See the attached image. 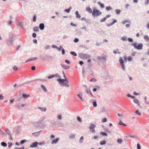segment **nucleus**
<instances>
[{
	"instance_id": "obj_1",
	"label": "nucleus",
	"mask_w": 149,
	"mask_h": 149,
	"mask_svg": "<svg viewBox=\"0 0 149 149\" xmlns=\"http://www.w3.org/2000/svg\"><path fill=\"white\" fill-rule=\"evenodd\" d=\"M43 119H40L38 121L33 122L32 124L34 125L36 127H42L45 126L43 123Z\"/></svg>"
},
{
	"instance_id": "obj_2",
	"label": "nucleus",
	"mask_w": 149,
	"mask_h": 149,
	"mask_svg": "<svg viewBox=\"0 0 149 149\" xmlns=\"http://www.w3.org/2000/svg\"><path fill=\"white\" fill-rule=\"evenodd\" d=\"M130 45L133 46L134 48L138 50L142 49L143 46V44L141 43L137 44L136 42L131 43Z\"/></svg>"
},
{
	"instance_id": "obj_3",
	"label": "nucleus",
	"mask_w": 149,
	"mask_h": 149,
	"mask_svg": "<svg viewBox=\"0 0 149 149\" xmlns=\"http://www.w3.org/2000/svg\"><path fill=\"white\" fill-rule=\"evenodd\" d=\"M57 81H58L60 84H62V85H63L67 87H69V84L65 82V81L67 82H68L67 79H63L59 78L57 79Z\"/></svg>"
},
{
	"instance_id": "obj_4",
	"label": "nucleus",
	"mask_w": 149,
	"mask_h": 149,
	"mask_svg": "<svg viewBox=\"0 0 149 149\" xmlns=\"http://www.w3.org/2000/svg\"><path fill=\"white\" fill-rule=\"evenodd\" d=\"M107 55L103 54L100 56H98L97 59L101 61H106L107 58Z\"/></svg>"
},
{
	"instance_id": "obj_5",
	"label": "nucleus",
	"mask_w": 149,
	"mask_h": 149,
	"mask_svg": "<svg viewBox=\"0 0 149 149\" xmlns=\"http://www.w3.org/2000/svg\"><path fill=\"white\" fill-rule=\"evenodd\" d=\"M79 57L82 59H87L90 58V56L88 54L81 53L79 54Z\"/></svg>"
},
{
	"instance_id": "obj_6",
	"label": "nucleus",
	"mask_w": 149,
	"mask_h": 149,
	"mask_svg": "<svg viewBox=\"0 0 149 149\" xmlns=\"http://www.w3.org/2000/svg\"><path fill=\"white\" fill-rule=\"evenodd\" d=\"M102 14V13L100 11L95 8H94L93 10V12L92 13V15L95 17L96 16H99Z\"/></svg>"
},
{
	"instance_id": "obj_7",
	"label": "nucleus",
	"mask_w": 149,
	"mask_h": 149,
	"mask_svg": "<svg viewBox=\"0 0 149 149\" xmlns=\"http://www.w3.org/2000/svg\"><path fill=\"white\" fill-rule=\"evenodd\" d=\"M96 127V125L94 124H91L89 126V128L90 132L93 133H95V131L94 128Z\"/></svg>"
},
{
	"instance_id": "obj_8",
	"label": "nucleus",
	"mask_w": 149,
	"mask_h": 149,
	"mask_svg": "<svg viewBox=\"0 0 149 149\" xmlns=\"http://www.w3.org/2000/svg\"><path fill=\"white\" fill-rule=\"evenodd\" d=\"M14 37V36L13 35L9 36V38L7 40V41L9 42L8 43L9 45H11L12 44L13 42V38Z\"/></svg>"
},
{
	"instance_id": "obj_9",
	"label": "nucleus",
	"mask_w": 149,
	"mask_h": 149,
	"mask_svg": "<svg viewBox=\"0 0 149 149\" xmlns=\"http://www.w3.org/2000/svg\"><path fill=\"white\" fill-rule=\"evenodd\" d=\"M38 143L37 141L32 143V144L30 145V148H33L37 146Z\"/></svg>"
},
{
	"instance_id": "obj_10",
	"label": "nucleus",
	"mask_w": 149,
	"mask_h": 149,
	"mask_svg": "<svg viewBox=\"0 0 149 149\" xmlns=\"http://www.w3.org/2000/svg\"><path fill=\"white\" fill-rule=\"evenodd\" d=\"M133 99L134 102L139 107H141L139 104V101L138 99L135 98V97L134 98H133Z\"/></svg>"
},
{
	"instance_id": "obj_11",
	"label": "nucleus",
	"mask_w": 149,
	"mask_h": 149,
	"mask_svg": "<svg viewBox=\"0 0 149 149\" xmlns=\"http://www.w3.org/2000/svg\"><path fill=\"white\" fill-rule=\"evenodd\" d=\"M83 93L81 92H80L77 95V96L79 97V99L82 102L84 101V99L82 97Z\"/></svg>"
},
{
	"instance_id": "obj_12",
	"label": "nucleus",
	"mask_w": 149,
	"mask_h": 149,
	"mask_svg": "<svg viewBox=\"0 0 149 149\" xmlns=\"http://www.w3.org/2000/svg\"><path fill=\"white\" fill-rule=\"evenodd\" d=\"M59 140V139L57 138L56 139L52 140L51 142V144L52 145L57 144Z\"/></svg>"
},
{
	"instance_id": "obj_13",
	"label": "nucleus",
	"mask_w": 149,
	"mask_h": 149,
	"mask_svg": "<svg viewBox=\"0 0 149 149\" xmlns=\"http://www.w3.org/2000/svg\"><path fill=\"white\" fill-rule=\"evenodd\" d=\"M38 59V58L37 57H32L30 58H29V59H27L26 61V62H27L29 61H33L34 60H37Z\"/></svg>"
},
{
	"instance_id": "obj_14",
	"label": "nucleus",
	"mask_w": 149,
	"mask_h": 149,
	"mask_svg": "<svg viewBox=\"0 0 149 149\" xmlns=\"http://www.w3.org/2000/svg\"><path fill=\"white\" fill-rule=\"evenodd\" d=\"M124 59L125 61L128 60L129 61H132V58L130 56H129L128 57L125 56L124 58Z\"/></svg>"
},
{
	"instance_id": "obj_15",
	"label": "nucleus",
	"mask_w": 149,
	"mask_h": 149,
	"mask_svg": "<svg viewBox=\"0 0 149 149\" xmlns=\"http://www.w3.org/2000/svg\"><path fill=\"white\" fill-rule=\"evenodd\" d=\"M39 28L40 30H43L45 28L44 24L43 23L40 24L39 25Z\"/></svg>"
},
{
	"instance_id": "obj_16",
	"label": "nucleus",
	"mask_w": 149,
	"mask_h": 149,
	"mask_svg": "<svg viewBox=\"0 0 149 149\" xmlns=\"http://www.w3.org/2000/svg\"><path fill=\"white\" fill-rule=\"evenodd\" d=\"M55 76H56L57 77H60V76H59L58 74H56L55 75H52L51 76H48V78L49 79H51V78H52L54 77Z\"/></svg>"
},
{
	"instance_id": "obj_17",
	"label": "nucleus",
	"mask_w": 149,
	"mask_h": 149,
	"mask_svg": "<svg viewBox=\"0 0 149 149\" xmlns=\"http://www.w3.org/2000/svg\"><path fill=\"white\" fill-rule=\"evenodd\" d=\"M52 56L47 54H46L44 56L45 59L47 60H51L52 59Z\"/></svg>"
},
{
	"instance_id": "obj_18",
	"label": "nucleus",
	"mask_w": 149,
	"mask_h": 149,
	"mask_svg": "<svg viewBox=\"0 0 149 149\" xmlns=\"http://www.w3.org/2000/svg\"><path fill=\"white\" fill-rule=\"evenodd\" d=\"M41 131V130H40L39 132L33 133L32 134V135L34 136H38L40 134V132Z\"/></svg>"
},
{
	"instance_id": "obj_19",
	"label": "nucleus",
	"mask_w": 149,
	"mask_h": 149,
	"mask_svg": "<svg viewBox=\"0 0 149 149\" xmlns=\"http://www.w3.org/2000/svg\"><path fill=\"white\" fill-rule=\"evenodd\" d=\"M119 60L120 65H124L123 60L121 57H120Z\"/></svg>"
},
{
	"instance_id": "obj_20",
	"label": "nucleus",
	"mask_w": 149,
	"mask_h": 149,
	"mask_svg": "<svg viewBox=\"0 0 149 149\" xmlns=\"http://www.w3.org/2000/svg\"><path fill=\"white\" fill-rule=\"evenodd\" d=\"M75 15L76 16V17L77 18L79 19L81 17V16L80 14L79 13V12L78 11H76L75 12Z\"/></svg>"
},
{
	"instance_id": "obj_21",
	"label": "nucleus",
	"mask_w": 149,
	"mask_h": 149,
	"mask_svg": "<svg viewBox=\"0 0 149 149\" xmlns=\"http://www.w3.org/2000/svg\"><path fill=\"white\" fill-rule=\"evenodd\" d=\"M25 104H22L21 105L20 104H17V108L18 109H22V107H24L25 106Z\"/></svg>"
},
{
	"instance_id": "obj_22",
	"label": "nucleus",
	"mask_w": 149,
	"mask_h": 149,
	"mask_svg": "<svg viewBox=\"0 0 149 149\" xmlns=\"http://www.w3.org/2000/svg\"><path fill=\"white\" fill-rule=\"evenodd\" d=\"M86 10L89 12L90 13H92L93 12L92 11V10L91 8L89 7H87L86 8Z\"/></svg>"
},
{
	"instance_id": "obj_23",
	"label": "nucleus",
	"mask_w": 149,
	"mask_h": 149,
	"mask_svg": "<svg viewBox=\"0 0 149 149\" xmlns=\"http://www.w3.org/2000/svg\"><path fill=\"white\" fill-rule=\"evenodd\" d=\"M38 108L42 111H45L46 110V109L45 107H38Z\"/></svg>"
},
{
	"instance_id": "obj_24",
	"label": "nucleus",
	"mask_w": 149,
	"mask_h": 149,
	"mask_svg": "<svg viewBox=\"0 0 149 149\" xmlns=\"http://www.w3.org/2000/svg\"><path fill=\"white\" fill-rule=\"evenodd\" d=\"M75 136V135L74 134H72L69 136V138L71 139H73Z\"/></svg>"
},
{
	"instance_id": "obj_25",
	"label": "nucleus",
	"mask_w": 149,
	"mask_h": 149,
	"mask_svg": "<svg viewBox=\"0 0 149 149\" xmlns=\"http://www.w3.org/2000/svg\"><path fill=\"white\" fill-rule=\"evenodd\" d=\"M98 4L100 5V7L102 8H103L104 7V5L100 2H98Z\"/></svg>"
},
{
	"instance_id": "obj_26",
	"label": "nucleus",
	"mask_w": 149,
	"mask_h": 149,
	"mask_svg": "<svg viewBox=\"0 0 149 149\" xmlns=\"http://www.w3.org/2000/svg\"><path fill=\"white\" fill-rule=\"evenodd\" d=\"M144 103L147 104H149V102L147 100V98L146 97H144Z\"/></svg>"
},
{
	"instance_id": "obj_27",
	"label": "nucleus",
	"mask_w": 149,
	"mask_h": 149,
	"mask_svg": "<svg viewBox=\"0 0 149 149\" xmlns=\"http://www.w3.org/2000/svg\"><path fill=\"white\" fill-rule=\"evenodd\" d=\"M41 87L42 88L43 90L45 91V92H47V89L43 85H41Z\"/></svg>"
},
{
	"instance_id": "obj_28",
	"label": "nucleus",
	"mask_w": 149,
	"mask_h": 149,
	"mask_svg": "<svg viewBox=\"0 0 149 149\" xmlns=\"http://www.w3.org/2000/svg\"><path fill=\"white\" fill-rule=\"evenodd\" d=\"M70 53L71 54L75 56H77V54L75 52L73 51L70 52Z\"/></svg>"
},
{
	"instance_id": "obj_29",
	"label": "nucleus",
	"mask_w": 149,
	"mask_h": 149,
	"mask_svg": "<svg viewBox=\"0 0 149 149\" xmlns=\"http://www.w3.org/2000/svg\"><path fill=\"white\" fill-rule=\"evenodd\" d=\"M71 9L72 8L71 7H70L68 9H65L64 10V11L67 13H69Z\"/></svg>"
},
{
	"instance_id": "obj_30",
	"label": "nucleus",
	"mask_w": 149,
	"mask_h": 149,
	"mask_svg": "<svg viewBox=\"0 0 149 149\" xmlns=\"http://www.w3.org/2000/svg\"><path fill=\"white\" fill-rule=\"evenodd\" d=\"M22 96L23 98H27L29 97V95L25 94H22Z\"/></svg>"
},
{
	"instance_id": "obj_31",
	"label": "nucleus",
	"mask_w": 149,
	"mask_h": 149,
	"mask_svg": "<svg viewBox=\"0 0 149 149\" xmlns=\"http://www.w3.org/2000/svg\"><path fill=\"white\" fill-rule=\"evenodd\" d=\"M0 134L2 136L6 135V133L3 131L2 130H0Z\"/></svg>"
},
{
	"instance_id": "obj_32",
	"label": "nucleus",
	"mask_w": 149,
	"mask_h": 149,
	"mask_svg": "<svg viewBox=\"0 0 149 149\" xmlns=\"http://www.w3.org/2000/svg\"><path fill=\"white\" fill-rule=\"evenodd\" d=\"M33 30L35 32H38L39 31V29L38 27L36 26L34 27Z\"/></svg>"
},
{
	"instance_id": "obj_33",
	"label": "nucleus",
	"mask_w": 149,
	"mask_h": 149,
	"mask_svg": "<svg viewBox=\"0 0 149 149\" xmlns=\"http://www.w3.org/2000/svg\"><path fill=\"white\" fill-rule=\"evenodd\" d=\"M118 124L120 125H123L124 126H126V125L123 123V122L121 121H120L119 123Z\"/></svg>"
},
{
	"instance_id": "obj_34",
	"label": "nucleus",
	"mask_w": 149,
	"mask_h": 149,
	"mask_svg": "<svg viewBox=\"0 0 149 149\" xmlns=\"http://www.w3.org/2000/svg\"><path fill=\"white\" fill-rule=\"evenodd\" d=\"M104 130L106 133H108L109 134L111 133V132L110 130L107 128H106Z\"/></svg>"
},
{
	"instance_id": "obj_35",
	"label": "nucleus",
	"mask_w": 149,
	"mask_h": 149,
	"mask_svg": "<svg viewBox=\"0 0 149 149\" xmlns=\"http://www.w3.org/2000/svg\"><path fill=\"white\" fill-rule=\"evenodd\" d=\"M121 11L120 9H116L115 10L116 13V14H119L120 13Z\"/></svg>"
},
{
	"instance_id": "obj_36",
	"label": "nucleus",
	"mask_w": 149,
	"mask_h": 149,
	"mask_svg": "<svg viewBox=\"0 0 149 149\" xmlns=\"http://www.w3.org/2000/svg\"><path fill=\"white\" fill-rule=\"evenodd\" d=\"M100 134L103 136H107V134L105 132H102L100 133Z\"/></svg>"
},
{
	"instance_id": "obj_37",
	"label": "nucleus",
	"mask_w": 149,
	"mask_h": 149,
	"mask_svg": "<svg viewBox=\"0 0 149 149\" xmlns=\"http://www.w3.org/2000/svg\"><path fill=\"white\" fill-rule=\"evenodd\" d=\"M37 16L35 15H34L33 17V22H35L36 20Z\"/></svg>"
},
{
	"instance_id": "obj_38",
	"label": "nucleus",
	"mask_w": 149,
	"mask_h": 149,
	"mask_svg": "<svg viewBox=\"0 0 149 149\" xmlns=\"http://www.w3.org/2000/svg\"><path fill=\"white\" fill-rule=\"evenodd\" d=\"M106 17H104L102 19L100 20V22H104L106 21Z\"/></svg>"
},
{
	"instance_id": "obj_39",
	"label": "nucleus",
	"mask_w": 149,
	"mask_h": 149,
	"mask_svg": "<svg viewBox=\"0 0 149 149\" xmlns=\"http://www.w3.org/2000/svg\"><path fill=\"white\" fill-rule=\"evenodd\" d=\"M63 69H68L70 68L69 66H61Z\"/></svg>"
},
{
	"instance_id": "obj_40",
	"label": "nucleus",
	"mask_w": 149,
	"mask_h": 149,
	"mask_svg": "<svg viewBox=\"0 0 149 149\" xmlns=\"http://www.w3.org/2000/svg\"><path fill=\"white\" fill-rule=\"evenodd\" d=\"M84 140V137L83 136H81L79 140V142L80 143H82Z\"/></svg>"
},
{
	"instance_id": "obj_41",
	"label": "nucleus",
	"mask_w": 149,
	"mask_h": 149,
	"mask_svg": "<svg viewBox=\"0 0 149 149\" xmlns=\"http://www.w3.org/2000/svg\"><path fill=\"white\" fill-rule=\"evenodd\" d=\"M5 132L6 133L8 134V135H9L10 134V132L9 130L7 128H6V129H5Z\"/></svg>"
},
{
	"instance_id": "obj_42",
	"label": "nucleus",
	"mask_w": 149,
	"mask_h": 149,
	"mask_svg": "<svg viewBox=\"0 0 149 149\" xmlns=\"http://www.w3.org/2000/svg\"><path fill=\"white\" fill-rule=\"evenodd\" d=\"M1 145L3 147H6L7 146V144L4 142H2L1 143Z\"/></svg>"
},
{
	"instance_id": "obj_43",
	"label": "nucleus",
	"mask_w": 149,
	"mask_h": 149,
	"mask_svg": "<svg viewBox=\"0 0 149 149\" xmlns=\"http://www.w3.org/2000/svg\"><path fill=\"white\" fill-rule=\"evenodd\" d=\"M93 105L94 107H96L97 106V104L96 101H94L93 102Z\"/></svg>"
},
{
	"instance_id": "obj_44",
	"label": "nucleus",
	"mask_w": 149,
	"mask_h": 149,
	"mask_svg": "<svg viewBox=\"0 0 149 149\" xmlns=\"http://www.w3.org/2000/svg\"><path fill=\"white\" fill-rule=\"evenodd\" d=\"M106 142L105 140L102 141L100 142V144L101 145H105L106 143Z\"/></svg>"
},
{
	"instance_id": "obj_45",
	"label": "nucleus",
	"mask_w": 149,
	"mask_h": 149,
	"mask_svg": "<svg viewBox=\"0 0 149 149\" xmlns=\"http://www.w3.org/2000/svg\"><path fill=\"white\" fill-rule=\"evenodd\" d=\"M127 96L128 97H130L131 98H134L135 97V96H132L130 95V94H128L127 95Z\"/></svg>"
},
{
	"instance_id": "obj_46",
	"label": "nucleus",
	"mask_w": 149,
	"mask_h": 149,
	"mask_svg": "<svg viewBox=\"0 0 149 149\" xmlns=\"http://www.w3.org/2000/svg\"><path fill=\"white\" fill-rule=\"evenodd\" d=\"M86 92L88 94L90 93L91 95H92V94L90 90L89 89H86Z\"/></svg>"
},
{
	"instance_id": "obj_47",
	"label": "nucleus",
	"mask_w": 149,
	"mask_h": 149,
	"mask_svg": "<svg viewBox=\"0 0 149 149\" xmlns=\"http://www.w3.org/2000/svg\"><path fill=\"white\" fill-rule=\"evenodd\" d=\"M106 9L107 11H109L112 9L111 7L110 6H107L106 7Z\"/></svg>"
},
{
	"instance_id": "obj_48",
	"label": "nucleus",
	"mask_w": 149,
	"mask_h": 149,
	"mask_svg": "<svg viewBox=\"0 0 149 149\" xmlns=\"http://www.w3.org/2000/svg\"><path fill=\"white\" fill-rule=\"evenodd\" d=\"M123 142L122 140L121 139H118L117 140V142L119 144H121Z\"/></svg>"
},
{
	"instance_id": "obj_49",
	"label": "nucleus",
	"mask_w": 149,
	"mask_h": 149,
	"mask_svg": "<svg viewBox=\"0 0 149 149\" xmlns=\"http://www.w3.org/2000/svg\"><path fill=\"white\" fill-rule=\"evenodd\" d=\"M26 139H24V140H22L21 141H20V143L21 144H23L25 142H26Z\"/></svg>"
},
{
	"instance_id": "obj_50",
	"label": "nucleus",
	"mask_w": 149,
	"mask_h": 149,
	"mask_svg": "<svg viewBox=\"0 0 149 149\" xmlns=\"http://www.w3.org/2000/svg\"><path fill=\"white\" fill-rule=\"evenodd\" d=\"M121 40L124 41H126L127 40V38L126 37L123 36L121 38Z\"/></svg>"
},
{
	"instance_id": "obj_51",
	"label": "nucleus",
	"mask_w": 149,
	"mask_h": 149,
	"mask_svg": "<svg viewBox=\"0 0 149 149\" xmlns=\"http://www.w3.org/2000/svg\"><path fill=\"white\" fill-rule=\"evenodd\" d=\"M144 39L146 40V41L149 40V38L147 36H144Z\"/></svg>"
},
{
	"instance_id": "obj_52",
	"label": "nucleus",
	"mask_w": 149,
	"mask_h": 149,
	"mask_svg": "<svg viewBox=\"0 0 149 149\" xmlns=\"http://www.w3.org/2000/svg\"><path fill=\"white\" fill-rule=\"evenodd\" d=\"M127 40L130 42H132L133 41V39L130 38H128Z\"/></svg>"
},
{
	"instance_id": "obj_53",
	"label": "nucleus",
	"mask_w": 149,
	"mask_h": 149,
	"mask_svg": "<svg viewBox=\"0 0 149 149\" xmlns=\"http://www.w3.org/2000/svg\"><path fill=\"white\" fill-rule=\"evenodd\" d=\"M77 120L79 122H82V120H81V118H80V117L79 116H78L77 117Z\"/></svg>"
},
{
	"instance_id": "obj_54",
	"label": "nucleus",
	"mask_w": 149,
	"mask_h": 149,
	"mask_svg": "<svg viewBox=\"0 0 149 149\" xmlns=\"http://www.w3.org/2000/svg\"><path fill=\"white\" fill-rule=\"evenodd\" d=\"M135 113L138 115L139 116H140L141 115V113L140 112H139V111L138 110H136V111L135 112Z\"/></svg>"
},
{
	"instance_id": "obj_55",
	"label": "nucleus",
	"mask_w": 149,
	"mask_h": 149,
	"mask_svg": "<svg viewBox=\"0 0 149 149\" xmlns=\"http://www.w3.org/2000/svg\"><path fill=\"white\" fill-rule=\"evenodd\" d=\"M129 22V21L128 20H125L122 22V23L123 24H125L126 23Z\"/></svg>"
},
{
	"instance_id": "obj_56",
	"label": "nucleus",
	"mask_w": 149,
	"mask_h": 149,
	"mask_svg": "<svg viewBox=\"0 0 149 149\" xmlns=\"http://www.w3.org/2000/svg\"><path fill=\"white\" fill-rule=\"evenodd\" d=\"M79 41V39L78 38H75L74 40V42H77Z\"/></svg>"
},
{
	"instance_id": "obj_57",
	"label": "nucleus",
	"mask_w": 149,
	"mask_h": 149,
	"mask_svg": "<svg viewBox=\"0 0 149 149\" xmlns=\"http://www.w3.org/2000/svg\"><path fill=\"white\" fill-rule=\"evenodd\" d=\"M137 149H141V147L140 144L139 143H138L137 145Z\"/></svg>"
},
{
	"instance_id": "obj_58",
	"label": "nucleus",
	"mask_w": 149,
	"mask_h": 149,
	"mask_svg": "<svg viewBox=\"0 0 149 149\" xmlns=\"http://www.w3.org/2000/svg\"><path fill=\"white\" fill-rule=\"evenodd\" d=\"M61 51H62V53L63 55H64L65 54V51L64 50V49H63V48H62L61 49Z\"/></svg>"
},
{
	"instance_id": "obj_59",
	"label": "nucleus",
	"mask_w": 149,
	"mask_h": 149,
	"mask_svg": "<svg viewBox=\"0 0 149 149\" xmlns=\"http://www.w3.org/2000/svg\"><path fill=\"white\" fill-rule=\"evenodd\" d=\"M18 68L16 67V66H14L13 68V69L15 71L17 70L18 69Z\"/></svg>"
},
{
	"instance_id": "obj_60",
	"label": "nucleus",
	"mask_w": 149,
	"mask_h": 149,
	"mask_svg": "<svg viewBox=\"0 0 149 149\" xmlns=\"http://www.w3.org/2000/svg\"><path fill=\"white\" fill-rule=\"evenodd\" d=\"M22 23L21 22H19L17 23V25L20 27H22Z\"/></svg>"
},
{
	"instance_id": "obj_61",
	"label": "nucleus",
	"mask_w": 149,
	"mask_h": 149,
	"mask_svg": "<svg viewBox=\"0 0 149 149\" xmlns=\"http://www.w3.org/2000/svg\"><path fill=\"white\" fill-rule=\"evenodd\" d=\"M65 61L66 63H67L68 64H69L70 63V61L68 59H65Z\"/></svg>"
},
{
	"instance_id": "obj_62",
	"label": "nucleus",
	"mask_w": 149,
	"mask_h": 149,
	"mask_svg": "<svg viewBox=\"0 0 149 149\" xmlns=\"http://www.w3.org/2000/svg\"><path fill=\"white\" fill-rule=\"evenodd\" d=\"M85 22L88 23H89L91 22V20L90 19H86L85 21Z\"/></svg>"
},
{
	"instance_id": "obj_63",
	"label": "nucleus",
	"mask_w": 149,
	"mask_h": 149,
	"mask_svg": "<svg viewBox=\"0 0 149 149\" xmlns=\"http://www.w3.org/2000/svg\"><path fill=\"white\" fill-rule=\"evenodd\" d=\"M63 47H62V46H61L60 47H57L56 49H58L59 51H60L62 49Z\"/></svg>"
},
{
	"instance_id": "obj_64",
	"label": "nucleus",
	"mask_w": 149,
	"mask_h": 149,
	"mask_svg": "<svg viewBox=\"0 0 149 149\" xmlns=\"http://www.w3.org/2000/svg\"><path fill=\"white\" fill-rule=\"evenodd\" d=\"M107 121V118H104L102 119V122L105 123V122H106Z\"/></svg>"
}]
</instances>
